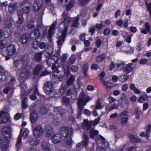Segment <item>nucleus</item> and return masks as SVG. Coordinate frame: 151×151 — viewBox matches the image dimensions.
I'll return each instance as SVG.
<instances>
[{"mask_svg": "<svg viewBox=\"0 0 151 151\" xmlns=\"http://www.w3.org/2000/svg\"><path fill=\"white\" fill-rule=\"evenodd\" d=\"M60 134L66 139V143L69 146H71L72 144V136L73 130L71 128L70 131L69 128L66 127H63L59 129Z\"/></svg>", "mask_w": 151, "mask_h": 151, "instance_id": "f257e3e1", "label": "nucleus"}, {"mask_svg": "<svg viewBox=\"0 0 151 151\" xmlns=\"http://www.w3.org/2000/svg\"><path fill=\"white\" fill-rule=\"evenodd\" d=\"M53 50L51 51V53H49L47 52V53L48 54L49 56L50 57L47 61V63L48 66H51L52 65V69H54V67H55V65L58 61V57L55 55L51 56L53 52Z\"/></svg>", "mask_w": 151, "mask_h": 151, "instance_id": "f03ea898", "label": "nucleus"}, {"mask_svg": "<svg viewBox=\"0 0 151 151\" xmlns=\"http://www.w3.org/2000/svg\"><path fill=\"white\" fill-rule=\"evenodd\" d=\"M61 5L66 7L67 11L70 10L74 6V2L73 0H57Z\"/></svg>", "mask_w": 151, "mask_h": 151, "instance_id": "7ed1b4c3", "label": "nucleus"}, {"mask_svg": "<svg viewBox=\"0 0 151 151\" xmlns=\"http://www.w3.org/2000/svg\"><path fill=\"white\" fill-rule=\"evenodd\" d=\"M43 132L42 126L37 125L33 129V135L35 137L38 138L42 136Z\"/></svg>", "mask_w": 151, "mask_h": 151, "instance_id": "20e7f679", "label": "nucleus"}, {"mask_svg": "<svg viewBox=\"0 0 151 151\" xmlns=\"http://www.w3.org/2000/svg\"><path fill=\"white\" fill-rule=\"evenodd\" d=\"M91 99V97L89 96L85 97V95L83 94L78 100V106H83L86 105L87 102Z\"/></svg>", "mask_w": 151, "mask_h": 151, "instance_id": "39448f33", "label": "nucleus"}, {"mask_svg": "<svg viewBox=\"0 0 151 151\" xmlns=\"http://www.w3.org/2000/svg\"><path fill=\"white\" fill-rule=\"evenodd\" d=\"M13 21L10 19H6L4 21V24L5 25V31L8 33H10L12 32V27L13 24Z\"/></svg>", "mask_w": 151, "mask_h": 151, "instance_id": "423d86ee", "label": "nucleus"}, {"mask_svg": "<svg viewBox=\"0 0 151 151\" xmlns=\"http://www.w3.org/2000/svg\"><path fill=\"white\" fill-rule=\"evenodd\" d=\"M30 39H31V38L29 33H24L19 39V41L21 44L23 45L28 42Z\"/></svg>", "mask_w": 151, "mask_h": 151, "instance_id": "0eeeda50", "label": "nucleus"}, {"mask_svg": "<svg viewBox=\"0 0 151 151\" xmlns=\"http://www.w3.org/2000/svg\"><path fill=\"white\" fill-rule=\"evenodd\" d=\"M41 31L38 28L35 29L29 33L31 40H35L39 38L41 35Z\"/></svg>", "mask_w": 151, "mask_h": 151, "instance_id": "6e6552de", "label": "nucleus"}, {"mask_svg": "<svg viewBox=\"0 0 151 151\" xmlns=\"http://www.w3.org/2000/svg\"><path fill=\"white\" fill-rule=\"evenodd\" d=\"M11 129V128L9 127H4L1 130L3 135L7 138H11L12 135Z\"/></svg>", "mask_w": 151, "mask_h": 151, "instance_id": "1a4fd4ad", "label": "nucleus"}, {"mask_svg": "<svg viewBox=\"0 0 151 151\" xmlns=\"http://www.w3.org/2000/svg\"><path fill=\"white\" fill-rule=\"evenodd\" d=\"M28 2V0H24L21 3L22 8L24 12L27 14H29L30 11V5Z\"/></svg>", "mask_w": 151, "mask_h": 151, "instance_id": "9d476101", "label": "nucleus"}, {"mask_svg": "<svg viewBox=\"0 0 151 151\" xmlns=\"http://www.w3.org/2000/svg\"><path fill=\"white\" fill-rule=\"evenodd\" d=\"M53 86L52 84L50 82H45L43 86V89L46 94H49L52 91Z\"/></svg>", "mask_w": 151, "mask_h": 151, "instance_id": "9b49d317", "label": "nucleus"}, {"mask_svg": "<svg viewBox=\"0 0 151 151\" xmlns=\"http://www.w3.org/2000/svg\"><path fill=\"white\" fill-rule=\"evenodd\" d=\"M16 49L15 45L10 44L7 47L6 53L8 55H12L16 52Z\"/></svg>", "mask_w": 151, "mask_h": 151, "instance_id": "f8f14e48", "label": "nucleus"}, {"mask_svg": "<svg viewBox=\"0 0 151 151\" xmlns=\"http://www.w3.org/2000/svg\"><path fill=\"white\" fill-rule=\"evenodd\" d=\"M30 74L29 69L24 68L21 69L20 72V76L22 78H27L29 77Z\"/></svg>", "mask_w": 151, "mask_h": 151, "instance_id": "ddd939ff", "label": "nucleus"}, {"mask_svg": "<svg viewBox=\"0 0 151 151\" xmlns=\"http://www.w3.org/2000/svg\"><path fill=\"white\" fill-rule=\"evenodd\" d=\"M51 139L52 142L56 144L60 142L62 140V136L60 134H54L51 137Z\"/></svg>", "mask_w": 151, "mask_h": 151, "instance_id": "4468645a", "label": "nucleus"}, {"mask_svg": "<svg viewBox=\"0 0 151 151\" xmlns=\"http://www.w3.org/2000/svg\"><path fill=\"white\" fill-rule=\"evenodd\" d=\"M18 17V20L16 23L18 27V25H22L23 23L24 19L23 17V12L21 11H18L17 12Z\"/></svg>", "mask_w": 151, "mask_h": 151, "instance_id": "2eb2a0df", "label": "nucleus"}, {"mask_svg": "<svg viewBox=\"0 0 151 151\" xmlns=\"http://www.w3.org/2000/svg\"><path fill=\"white\" fill-rule=\"evenodd\" d=\"M67 20L68 23V24H69V23L71 20V19L70 17H69L68 13H65V12H64L61 15V19L60 20L61 23H64Z\"/></svg>", "mask_w": 151, "mask_h": 151, "instance_id": "dca6fc26", "label": "nucleus"}, {"mask_svg": "<svg viewBox=\"0 0 151 151\" xmlns=\"http://www.w3.org/2000/svg\"><path fill=\"white\" fill-rule=\"evenodd\" d=\"M38 118V115L37 111L32 110L30 114V119L32 123H35L37 121Z\"/></svg>", "mask_w": 151, "mask_h": 151, "instance_id": "f3484780", "label": "nucleus"}, {"mask_svg": "<svg viewBox=\"0 0 151 151\" xmlns=\"http://www.w3.org/2000/svg\"><path fill=\"white\" fill-rule=\"evenodd\" d=\"M6 72L2 66H0V84L2 81H5L6 80Z\"/></svg>", "mask_w": 151, "mask_h": 151, "instance_id": "a211bd4d", "label": "nucleus"}, {"mask_svg": "<svg viewBox=\"0 0 151 151\" xmlns=\"http://www.w3.org/2000/svg\"><path fill=\"white\" fill-rule=\"evenodd\" d=\"M145 29H143L141 30V32L142 33L146 34L148 32L150 34H151V27L149 24L148 22H146L145 24Z\"/></svg>", "mask_w": 151, "mask_h": 151, "instance_id": "6ab92c4d", "label": "nucleus"}, {"mask_svg": "<svg viewBox=\"0 0 151 151\" xmlns=\"http://www.w3.org/2000/svg\"><path fill=\"white\" fill-rule=\"evenodd\" d=\"M42 6V4L40 3L38 1L35 0L34 1L33 9L35 12H38L41 8Z\"/></svg>", "mask_w": 151, "mask_h": 151, "instance_id": "aec40b11", "label": "nucleus"}, {"mask_svg": "<svg viewBox=\"0 0 151 151\" xmlns=\"http://www.w3.org/2000/svg\"><path fill=\"white\" fill-rule=\"evenodd\" d=\"M149 97L147 94L145 92L143 93L142 96L139 97L138 100V101L140 103H143L145 101H148Z\"/></svg>", "mask_w": 151, "mask_h": 151, "instance_id": "412c9836", "label": "nucleus"}, {"mask_svg": "<svg viewBox=\"0 0 151 151\" xmlns=\"http://www.w3.org/2000/svg\"><path fill=\"white\" fill-rule=\"evenodd\" d=\"M142 114V111L138 107L136 108L133 112V114L136 115L135 119L138 120L140 118V115Z\"/></svg>", "mask_w": 151, "mask_h": 151, "instance_id": "4be33fe9", "label": "nucleus"}, {"mask_svg": "<svg viewBox=\"0 0 151 151\" xmlns=\"http://www.w3.org/2000/svg\"><path fill=\"white\" fill-rule=\"evenodd\" d=\"M14 90V87L12 86H10V84H9L8 86H6L4 88L3 90V92L5 94H7L9 91L10 90V93H11L12 94Z\"/></svg>", "mask_w": 151, "mask_h": 151, "instance_id": "5701e85b", "label": "nucleus"}, {"mask_svg": "<svg viewBox=\"0 0 151 151\" xmlns=\"http://www.w3.org/2000/svg\"><path fill=\"white\" fill-rule=\"evenodd\" d=\"M42 54V52H38L35 53L34 56L35 61L37 62H40L41 61Z\"/></svg>", "mask_w": 151, "mask_h": 151, "instance_id": "b1692460", "label": "nucleus"}, {"mask_svg": "<svg viewBox=\"0 0 151 151\" xmlns=\"http://www.w3.org/2000/svg\"><path fill=\"white\" fill-rule=\"evenodd\" d=\"M17 3H10L8 7V10L10 13H12L17 8Z\"/></svg>", "mask_w": 151, "mask_h": 151, "instance_id": "393cba45", "label": "nucleus"}, {"mask_svg": "<svg viewBox=\"0 0 151 151\" xmlns=\"http://www.w3.org/2000/svg\"><path fill=\"white\" fill-rule=\"evenodd\" d=\"M42 68V66L40 64L37 65L34 68L33 73V74L35 75H38Z\"/></svg>", "mask_w": 151, "mask_h": 151, "instance_id": "a878e982", "label": "nucleus"}, {"mask_svg": "<svg viewBox=\"0 0 151 151\" xmlns=\"http://www.w3.org/2000/svg\"><path fill=\"white\" fill-rule=\"evenodd\" d=\"M56 24L53 23L51 25L50 27L48 32V37H51L53 33V31L55 29V28L56 26Z\"/></svg>", "mask_w": 151, "mask_h": 151, "instance_id": "bb28decb", "label": "nucleus"}, {"mask_svg": "<svg viewBox=\"0 0 151 151\" xmlns=\"http://www.w3.org/2000/svg\"><path fill=\"white\" fill-rule=\"evenodd\" d=\"M129 139L131 141V142L133 143H139L141 142V139L138 137H136L134 136L133 135H131L129 137Z\"/></svg>", "mask_w": 151, "mask_h": 151, "instance_id": "cd10ccee", "label": "nucleus"}, {"mask_svg": "<svg viewBox=\"0 0 151 151\" xmlns=\"http://www.w3.org/2000/svg\"><path fill=\"white\" fill-rule=\"evenodd\" d=\"M83 140L81 142L83 146H86L88 145L89 142V138L86 134H84L83 135Z\"/></svg>", "mask_w": 151, "mask_h": 151, "instance_id": "c85d7f7f", "label": "nucleus"}, {"mask_svg": "<svg viewBox=\"0 0 151 151\" xmlns=\"http://www.w3.org/2000/svg\"><path fill=\"white\" fill-rule=\"evenodd\" d=\"M106 55L104 53H102L99 56L96 57V60L98 63H101L104 61L106 58Z\"/></svg>", "mask_w": 151, "mask_h": 151, "instance_id": "c756f323", "label": "nucleus"}, {"mask_svg": "<svg viewBox=\"0 0 151 151\" xmlns=\"http://www.w3.org/2000/svg\"><path fill=\"white\" fill-rule=\"evenodd\" d=\"M69 25V24L66 25L65 24L64 25V29H62L60 31V32L62 33L61 37H66L67 31L68 29Z\"/></svg>", "mask_w": 151, "mask_h": 151, "instance_id": "7c9ffc66", "label": "nucleus"}, {"mask_svg": "<svg viewBox=\"0 0 151 151\" xmlns=\"http://www.w3.org/2000/svg\"><path fill=\"white\" fill-rule=\"evenodd\" d=\"M34 27V21L33 19L31 18L28 20L26 23V27L28 29H31Z\"/></svg>", "mask_w": 151, "mask_h": 151, "instance_id": "2f4dec72", "label": "nucleus"}, {"mask_svg": "<svg viewBox=\"0 0 151 151\" xmlns=\"http://www.w3.org/2000/svg\"><path fill=\"white\" fill-rule=\"evenodd\" d=\"M37 137L32 138L30 140L29 143L32 146L37 145L39 142V140Z\"/></svg>", "mask_w": 151, "mask_h": 151, "instance_id": "473e14b6", "label": "nucleus"}, {"mask_svg": "<svg viewBox=\"0 0 151 151\" xmlns=\"http://www.w3.org/2000/svg\"><path fill=\"white\" fill-rule=\"evenodd\" d=\"M38 112L41 115L45 114L47 112V109L45 106H42L39 108Z\"/></svg>", "mask_w": 151, "mask_h": 151, "instance_id": "72a5a7b5", "label": "nucleus"}, {"mask_svg": "<svg viewBox=\"0 0 151 151\" xmlns=\"http://www.w3.org/2000/svg\"><path fill=\"white\" fill-rule=\"evenodd\" d=\"M99 133V132L97 130H94V128H92L90 131V137L91 138H93L96 136Z\"/></svg>", "mask_w": 151, "mask_h": 151, "instance_id": "f704fd0d", "label": "nucleus"}, {"mask_svg": "<svg viewBox=\"0 0 151 151\" xmlns=\"http://www.w3.org/2000/svg\"><path fill=\"white\" fill-rule=\"evenodd\" d=\"M102 100L99 98H98L96 103L95 108L96 109H100L102 108Z\"/></svg>", "mask_w": 151, "mask_h": 151, "instance_id": "c9c22d12", "label": "nucleus"}, {"mask_svg": "<svg viewBox=\"0 0 151 151\" xmlns=\"http://www.w3.org/2000/svg\"><path fill=\"white\" fill-rule=\"evenodd\" d=\"M75 81L74 77L73 75H71L70 76L67 81V85L68 86H70L73 84Z\"/></svg>", "mask_w": 151, "mask_h": 151, "instance_id": "e433bc0d", "label": "nucleus"}, {"mask_svg": "<svg viewBox=\"0 0 151 151\" xmlns=\"http://www.w3.org/2000/svg\"><path fill=\"white\" fill-rule=\"evenodd\" d=\"M132 65L131 63L128 64L127 67L123 68L124 70L128 73L131 72L133 69V68L132 66Z\"/></svg>", "mask_w": 151, "mask_h": 151, "instance_id": "4c0bfd02", "label": "nucleus"}, {"mask_svg": "<svg viewBox=\"0 0 151 151\" xmlns=\"http://www.w3.org/2000/svg\"><path fill=\"white\" fill-rule=\"evenodd\" d=\"M62 102L63 104L68 106L70 102V99L66 96H64L62 99Z\"/></svg>", "mask_w": 151, "mask_h": 151, "instance_id": "58836bf2", "label": "nucleus"}, {"mask_svg": "<svg viewBox=\"0 0 151 151\" xmlns=\"http://www.w3.org/2000/svg\"><path fill=\"white\" fill-rule=\"evenodd\" d=\"M85 126L86 129L87 131L89 130L91 128L92 122L88 121L87 119H85L83 122Z\"/></svg>", "mask_w": 151, "mask_h": 151, "instance_id": "ea45409f", "label": "nucleus"}, {"mask_svg": "<svg viewBox=\"0 0 151 151\" xmlns=\"http://www.w3.org/2000/svg\"><path fill=\"white\" fill-rule=\"evenodd\" d=\"M79 19L78 18H75L73 20V23L71 25V27L77 28L79 26Z\"/></svg>", "mask_w": 151, "mask_h": 151, "instance_id": "a19ab883", "label": "nucleus"}, {"mask_svg": "<svg viewBox=\"0 0 151 151\" xmlns=\"http://www.w3.org/2000/svg\"><path fill=\"white\" fill-rule=\"evenodd\" d=\"M9 140L7 139H5L4 141L2 142L1 146L3 149H4L5 150H7L9 147Z\"/></svg>", "mask_w": 151, "mask_h": 151, "instance_id": "79ce46f5", "label": "nucleus"}, {"mask_svg": "<svg viewBox=\"0 0 151 151\" xmlns=\"http://www.w3.org/2000/svg\"><path fill=\"white\" fill-rule=\"evenodd\" d=\"M127 116H128L127 112V111H123L118 116V119L120 121L121 119Z\"/></svg>", "mask_w": 151, "mask_h": 151, "instance_id": "37998d69", "label": "nucleus"}, {"mask_svg": "<svg viewBox=\"0 0 151 151\" xmlns=\"http://www.w3.org/2000/svg\"><path fill=\"white\" fill-rule=\"evenodd\" d=\"M42 149L46 151H49L50 150V148L46 142L42 143Z\"/></svg>", "mask_w": 151, "mask_h": 151, "instance_id": "c03bdc74", "label": "nucleus"}, {"mask_svg": "<svg viewBox=\"0 0 151 151\" xmlns=\"http://www.w3.org/2000/svg\"><path fill=\"white\" fill-rule=\"evenodd\" d=\"M59 118V117L56 116H54L53 117L52 120V123L54 125H57L59 124L60 123Z\"/></svg>", "mask_w": 151, "mask_h": 151, "instance_id": "a18cd8bd", "label": "nucleus"}, {"mask_svg": "<svg viewBox=\"0 0 151 151\" xmlns=\"http://www.w3.org/2000/svg\"><path fill=\"white\" fill-rule=\"evenodd\" d=\"M151 131V124H148L147 125L146 129V137L147 138L149 137L150 134V132Z\"/></svg>", "mask_w": 151, "mask_h": 151, "instance_id": "49530a36", "label": "nucleus"}, {"mask_svg": "<svg viewBox=\"0 0 151 151\" xmlns=\"http://www.w3.org/2000/svg\"><path fill=\"white\" fill-rule=\"evenodd\" d=\"M88 68V66L87 64H84L82 66V73L85 76H86V73Z\"/></svg>", "mask_w": 151, "mask_h": 151, "instance_id": "de8ad7c7", "label": "nucleus"}, {"mask_svg": "<svg viewBox=\"0 0 151 151\" xmlns=\"http://www.w3.org/2000/svg\"><path fill=\"white\" fill-rule=\"evenodd\" d=\"M6 43L4 40H2L0 41V48L3 49L5 48L6 46Z\"/></svg>", "mask_w": 151, "mask_h": 151, "instance_id": "09e8293b", "label": "nucleus"}, {"mask_svg": "<svg viewBox=\"0 0 151 151\" xmlns=\"http://www.w3.org/2000/svg\"><path fill=\"white\" fill-rule=\"evenodd\" d=\"M90 0H81L79 2V4L81 6H84L86 5Z\"/></svg>", "mask_w": 151, "mask_h": 151, "instance_id": "8fccbe9b", "label": "nucleus"}, {"mask_svg": "<svg viewBox=\"0 0 151 151\" xmlns=\"http://www.w3.org/2000/svg\"><path fill=\"white\" fill-rule=\"evenodd\" d=\"M65 38V37H60L57 41L58 45H62L63 42L64 41Z\"/></svg>", "mask_w": 151, "mask_h": 151, "instance_id": "3c124183", "label": "nucleus"}, {"mask_svg": "<svg viewBox=\"0 0 151 151\" xmlns=\"http://www.w3.org/2000/svg\"><path fill=\"white\" fill-rule=\"evenodd\" d=\"M39 43L40 42L37 40L33 41L32 44L33 48L35 49L38 48Z\"/></svg>", "mask_w": 151, "mask_h": 151, "instance_id": "603ef678", "label": "nucleus"}, {"mask_svg": "<svg viewBox=\"0 0 151 151\" xmlns=\"http://www.w3.org/2000/svg\"><path fill=\"white\" fill-rule=\"evenodd\" d=\"M22 131V129H20V133L19 134V135L18 140L17 142V144L16 145V146L17 147V146L19 145L22 142V135L21 134V133Z\"/></svg>", "mask_w": 151, "mask_h": 151, "instance_id": "864d4df0", "label": "nucleus"}, {"mask_svg": "<svg viewBox=\"0 0 151 151\" xmlns=\"http://www.w3.org/2000/svg\"><path fill=\"white\" fill-rule=\"evenodd\" d=\"M96 47L97 48H99L101 47L102 44V41L99 39H97L95 41Z\"/></svg>", "mask_w": 151, "mask_h": 151, "instance_id": "5fc2aeb1", "label": "nucleus"}, {"mask_svg": "<svg viewBox=\"0 0 151 151\" xmlns=\"http://www.w3.org/2000/svg\"><path fill=\"white\" fill-rule=\"evenodd\" d=\"M104 26V25L101 23L100 24L96 23V24L95 27L96 29H98L99 30H101Z\"/></svg>", "mask_w": 151, "mask_h": 151, "instance_id": "6e6d98bb", "label": "nucleus"}, {"mask_svg": "<svg viewBox=\"0 0 151 151\" xmlns=\"http://www.w3.org/2000/svg\"><path fill=\"white\" fill-rule=\"evenodd\" d=\"M67 89V87L66 86H64L60 89L59 91L62 95H64Z\"/></svg>", "mask_w": 151, "mask_h": 151, "instance_id": "4d7b16f0", "label": "nucleus"}, {"mask_svg": "<svg viewBox=\"0 0 151 151\" xmlns=\"http://www.w3.org/2000/svg\"><path fill=\"white\" fill-rule=\"evenodd\" d=\"M111 32V30L109 28H106L105 29L103 33L105 36L109 35Z\"/></svg>", "mask_w": 151, "mask_h": 151, "instance_id": "13d9d810", "label": "nucleus"}, {"mask_svg": "<svg viewBox=\"0 0 151 151\" xmlns=\"http://www.w3.org/2000/svg\"><path fill=\"white\" fill-rule=\"evenodd\" d=\"M84 108L83 106H78V115H81L82 112Z\"/></svg>", "mask_w": 151, "mask_h": 151, "instance_id": "bf43d9fd", "label": "nucleus"}, {"mask_svg": "<svg viewBox=\"0 0 151 151\" xmlns=\"http://www.w3.org/2000/svg\"><path fill=\"white\" fill-rule=\"evenodd\" d=\"M120 120L121 121V124L123 125L124 124L127 123V122L128 120V116H126L125 117L121 119Z\"/></svg>", "mask_w": 151, "mask_h": 151, "instance_id": "052dcab7", "label": "nucleus"}, {"mask_svg": "<svg viewBox=\"0 0 151 151\" xmlns=\"http://www.w3.org/2000/svg\"><path fill=\"white\" fill-rule=\"evenodd\" d=\"M78 70V66L76 65H73L71 68V70L72 72H76Z\"/></svg>", "mask_w": 151, "mask_h": 151, "instance_id": "680f3d73", "label": "nucleus"}, {"mask_svg": "<svg viewBox=\"0 0 151 151\" xmlns=\"http://www.w3.org/2000/svg\"><path fill=\"white\" fill-rule=\"evenodd\" d=\"M29 132V131L27 129H25L24 131L23 134H22V136L24 138L26 137H27Z\"/></svg>", "mask_w": 151, "mask_h": 151, "instance_id": "e2e57ef3", "label": "nucleus"}, {"mask_svg": "<svg viewBox=\"0 0 151 151\" xmlns=\"http://www.w3.org/2000/svg\"><path fill=\"white\" fill-rule=\"evenodd\" d=\"M149 106V104L148 102H146L143 104V110L146 111L147 109Z\"/></svg>", "mask_w": 151, "mask_h": 151, "instance_id": "0e129e2a", "label": "nucleus"}, {"mask_svg": "<svg viewBox=\"0 0 151 151\" xmlns=\"http://www.w3.org/2000/svg\"><path fill=\"white\" fill-rule=\"evenodd\" d=\"M99 68V66L95 63L92 64L91 66V69L92 70H96L98 69Z\"/></svg>", "mask_w": 151, "mask_h": 151, "instance_id": "69168bd1", "label": "nucleus"}, {"mask_svg": "<svg viewBox=\"0 0 151 151\" xmlns=\"http://www.w3.org/2000/svg\"><path fill=\"white\" fill-rule=\"evenodd\" d=\"M128 20L127 18H125L124 20L123 26L124 28H128Z\"/></svg>", "mask_w": 151, "mask_h": 151, "instance_id": "338daca9", "label": "nucleus"}, {"mask_svg": "<svg viewBox=\"0 0 151 151\" xmlns=\"http://www.w3.org/2000/svg\"><path fill=\"white\" fill-rule=\"evenodd\" d=\"M22 117L21 114L20 113H17L14 116V119L15 120H17L20 119Z\"/></svg>", "mask_w": 151, "mask_h": 151, "instance_id": "774afa93", "label": "nucleus"}]
</instances>
